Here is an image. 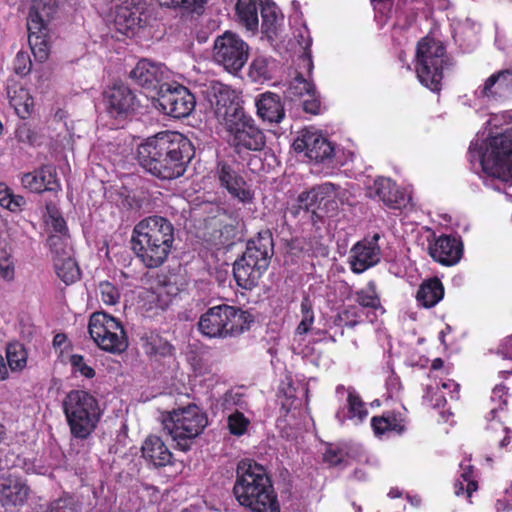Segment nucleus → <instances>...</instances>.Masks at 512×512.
Returning a JSON list of instances; mask_svg holds the SVG:
<instances>
[{
  "mask_svg": "<svg viewBox=\"0 0 512 512\" xmlns=\"http://www.w3.org/2000/svg\"><path fill=\"white\" fill-rule=\"evenodd\" d=\"M9 367L7 360L0 354V381H4L9 378Z\"/></svg>",
  "mask_w": 512,
  "mask_h": 512,
  "instance_id": "0e129e2a",
  "label": "nucleus"
},
{
  "mask_svg": "<svg viewBox=\"0 0 512 512\" xmlns=\"http://www.w3.org/2000/svg\"><path fill=\"white\" fill-rule=\"evenodd\" d=\"M28 42L34 57L44 62L49 56V23L59 7V0H28Z\"/></svg>",
  "mask_w": 512,
  "mask_h": 512,
  "instance_id": "9d476101",
  "label": "nucleus"
},
{
  "mask_svg": "<svg viewBox=\"0 0 512 512\" xmlns=\"http://www.w3.org/2000/svg\"><path fill=\"white\" fill-rule=\"evenodd\" d=\"M253 315L239 307L220 304L210 307L198 321L200 333L207 338L224 339L242 334L250 329Z\"/></svg>",
  "mask_w": 512,
  "mask_h": 512,
  "instance_id": "6e6552de",
  "label": "nucleus"
},
{
  "mask_svg": "<svg viewBox=\"0 0 512 512\" xmlns=\"http://www.w3.org/2000/svg\"><path fill=\"white\" fill-rule=\"evenodd\" d=\"M217 114L223 117L228 143L238 155L263 150L266 136L243 107L230 102L225 106L224 112L217 108Z\"/></svg>",
  "mask_w": 512,
  "mask_h": 512,
  "instance_id": "423d86ee",
  "label": "nucleus"
},
{
  "mask_svg": "<svg viewBox=\"0 0 512 512\" xmlns=\"http://www.w3.org/2000/svg\"><path fill=\"white\" fill-rule=\"evenodd\" d=\"M174 243V226L165 217L149 216L133 229L131 247L147 268H158L168 258Z\"/></svg>",
  "mask_w": 512,
  "mask_h": 512,
  "instance_id": "7ed1b4c3",
  "label": "nucleus"
},
{
  "mask_svg": "<svg viewBox=\"0 0 512 512\" xmlns=\"http://www.w3.org/2000/svg\"><path fill=\"white\" fill-rule=\"evenodd\" d=\"M27 351L19 342L9 343L6 347V360L11 372H20L27 365Z\"/></svg>",
  "mask_w": 512,
  "mask_h": 512,
  "instance_id": "e433bc0d",
  "label": "nucleus"
},
{
  "mask_svg": "<svg viewBox=\"0 0 512 512\" xmlns=\"http://www.w3.org/2000/svg\"><path fill=\"white\" fill-rule=\"evenodd\" d=\"M208 424L207 416L195 404L174 409L163 418V426L175 447L183 452L191 449L193 441Z\"/></svg>",
  "mask_w": 512,
  "mask_h": 512,
  "instance_id": "1a4fd4ad",
  "label": "nucleus"
},
{
  "mask_svg": "<svg viewBox=\"0 0 512 512\" xmlns=\"http://www.w3.org/2000/svg\"><path fill=\"white\" fill-rule=\"evenodd\" d=\"M249 57V45L236 33L225 31L216 37L213 59L227 72L236 74L244 67Z\"/></svg>",
  "mask_w": 512,
  "mask_h": 512,
  "instance_id": "ddd939ff",
  "label": "nucleus"
},
{
  "mask_svg": "<svg viewBox=\"0 0 512 512\" xmlns=\"http://www.w3.org/2000/svg\"><path fill=\"white\" fill-rule=\"evenodd\" d=\"M69 362L73 373H80L81 376L91 379L95 376V370L86 364L84 357L80 354H72Z\"/></svg>",
  "mask_w": 512,
  "mask_h": 512,
  "instance_id": "09e8293b",
  "label": "nucleus"
},
{
  "mask_svg": "<svg viewBox=\"0 0 512 512\" xmlns=\"http://www.w3.org/2000/svg\"><path fill=\"white\" fill-rule=\"evenodd\" d=\"M371 427L374 434L378 437L388 433L400 435L406 430V420L401 412L389 410L383 412L382 415L373 416L371 418Z\"/></svg>",
  "mask_w": 512,
  "mask_h": 512,
  "instance_id": "cd10ccee",
  "label": "nucleus"
},
{
  "mask_svg": "<svg viewBox=\"0 0 512 512\" xmlns=\"http://www.w3.org/2000/svg\"><path fill=\"white\" fill-rule=\"evenodd\" d=\"M300 308L302 319L296 328V333L299 335H304L312 329L314 324L313 305L309 296L303 297Z\"/></svg>",
  "mask_w": 512,
  "mask_h": 512,
  "instance_id": "4c0bfd02",
  "label": "nucleus"
},
{
  "mask_svg": "<svg viewBox=\"0 0 512 512\" xmlns=\"http://www.w3.org/2000/svg\"><path fill=\"white\" fill-rule=\"evenodd\" d=\"M140 344L144 354L150 360L160 361L175 358V346L155 331L143 333L140 336Z\"/></svg>",
  "mask_w": 512,
  "mask_h": 512,
  "instance_id": "a878e982",
  "label": "nucleus"
},
{
  "mask_svg": "<svg viewBox=\"0 0 512 512\" xmlns=\"http://www.w3.org/2000/svg\"><path fill=\"white\" fill-rule=\"evenodd\" d=\"M312 197H317L321 206H327L330 202H334L337 195V186L331 182H325L311 188Z\"/></svg>",
  "mask_w": 512,
  "mask_h": 512,
  "instance_id": "a19ab883",
  "label": "nucleus"
},
{
  "mask_svg": "<svg viewBox=\"0 0 512 512\" xmlns=\"http://www.w3.org/2000/svg\"><path fill=\"white\" fill-rule=\"evenodd\" d=\"M350 455L349 453L341 447H336L333 445H328L323 453V462L326 463L329 467H337L346 463V458Z\"/></svg>",
  "mask_w": 512,
  "mask_h": 512,
  "instance_id": "c03bdc74",
  "label": "nucleus"
},
{
  "mask_svg": "<svg viewBox=\"0 0 512 512\" xmlns=\"http://www.w3.org/2000/svg\"><path fill=\"white\" fill-rule=\"evenodd\" d=\"M129 78L148 92L159 93L165 86L163 66L147 59H141L130 71Z\"/></svg>",
  "mask_w": 512,
  "mask_h": 512,
  "instance_id": "5701e85b",
  "label": "nucleus"
},
{
  "mask_svg": "<svg viewBox=\"0 0 512 512\" xmlns=\"http://www.w3.org/2000/svg\"><path fill=\"white\" fill-rule=\"evenodd\" d=\"M415 71L422 85L435 93L442 89L444 72L454 66L444 44L432 37H424L416 47Z\"/></svg>",
  "mask_w": 512,
  "mask_h": 512,
  "instance_id": "0eeeda50",
  "label": "nucleus"
},
{
  "mask_svg": "<svg viewBox=\"0 0 512 512\" xmlns=\"http://www.w3.org/2000/svg\"><path fill=\"white\" fill-rule=\"evenodd\" d=\"M369 190L371 197L378 198L389 208L400 209L405 206L404 192L390 178L378 177Z\"/></svg>",
  "mask_w": 512,
  "mask_h": 512,
  "instance_id": "bb28decb",
  "label": "nucleus"
},
{
  "mask_svg": "<svg viewBox=\"0 0 512 512\" xmlns=\"http://www.w3.org/2000/svg\"><path fill=\"white\" fill-rule=\"evenodd\" d=\"M195 155L192 142L176 131L159 132L137 147L139 165L161 180H173L184 175Z\"/></svg>",
  "mask_w": 512,
  "mask_h": 512,
  "instance_id": "f257e3e1",
  "label": "nucleus"
},
{
  "mask_svg": "<svg viewBox=\"0 0 512 512\" xmlns=\"http://www.w3.org/2000/svg\"><path fill=\"white\" fill-rule=\"evenodd\" d=\"M7 97L10 106L21 119L31 116L34 109V100L29 91L18 83L7 86Z\"/></svg>",
  "mask_w": 512,
  "mask_h": 512,
  "instance_id": "c756f323",
  "label": "nucleus"
},
{
  "mask_svg": "<svg viewBox=\"0 0 512 512\" xmlns=\"http://www.w3.org/2000/svg\"><path fill=\"white\" fill-rule=\"evenodd\" d=\"M232 492L236 501L251 512H280L272 479L266 468L254 460L238 462Z\"/></svg>",
  "mask_w": 512,
  "mask_h": 512,
  "instance_id": "f03ea898",
  "label": "nucleus"
},
{
  "mask_svg": "<svg viewBox=\"0 0 512 512\" xmlns=\"http://www.w3.org/2000/svg\"><path fill=\"white\" fill-rule=\"evenodd\" d=\"M52 228L60 235H66L68 233L66 221L61 215L52 216Z\"/></svg>",
  "mask_w": 512,
  "mask_h": 512,
  "instance_id": "052dcab7",
  "label": "nucleus"
},
{
  "mask_svg": "<svg viewBox=\"0 0 512 512\" xmlns=\"http://www.w3.org/2000/svg\"><path fill=\"white\" fill-rule=\"evenodd\" d=\"M349 297L353 299L357 304L356 306L363 311H377L379 309H383L380 293L375 280L368 281L364 288L352 291Z\"/></svg>",
  "mask_w": 512,
  "mask_h": 512,
  "instance_id": "72a5a7b5",
  "label": "nucleus"
},
{
  "mask_svg": "<svg viewBox=\"0 0 512 512\" xmlns=\"http://www.w3.org/2000/svg\"><path fill=\"white\" fill-rule=\"evenodd\" d=\"M441 386L443 389L449 391L451 399H459L460 385L457 382L449 379L446 382H443Z\"/></svg>",
  "mask_w": 512,
  "mask_h": 512,
  "instance_id": "680f3d73",
  "label": "nucleus"
},
{
  "mask_svg": "<svg viewBox=\"0 0 512 512\" xmlns=\"http://www.w3.org/2000/svg\"><path fill=\"white\" fill-rule=\"evenodd\" d=\"M313 89H315V85L305 79L301 73H298L290 82L287 92L290 98L293 99L305 97Z\"/></svg>",
  "mask_w": 512,
  "mask_h": 512,
  "instance_id": "ea45409f",
  "label": "nucleus"
},
{
  "mask_svg": "<svg viewBox=\"0 0 512 512\" xmlns=\"http://www.w3.org/2000/svg\"><path fill=\"white\" fill-rule=\"evenodd\" d=\"M147 3L145 0H122L116 7L114 23L117 30L127 34L146 24Z\"/></svg>",
  "mask_w": 512,
  "mask_h": 512,
  "instance_id": "6ab92c4d",
  "label": "nucleus"
},
{
  "mask_svg": "<svg viewBox=\"0 0 512 512\" xmlns=\"http://www.w3.org/2000/svg\"><path fill=\"white\" fill-rule=\"evenodd\" d=\"M11 193H12V190L5 183L1 182L0 183V205L2 207L5 206L6 201L10 197Z\"/></svg>",
  "mask_w": 512,
  "mask_h": 512,
  "instance_id": "e2e57ef3",
  "label": "nucleus"
},
{
  "mask_svg": "<svg viewBox=\"0 0 512 512\" xmlns=\"http://www.w3.org/2000/svg\"><path fill=\"white\" fill-rule=\"evenodd\" d=\"M30 495V487L21 476L9 474L0 477V505L6 512L23 507Z\"/></svg>",
  "mask_w": 512,
  "mask_h": 512,
  "instance_id": "a211bd4d",
  "label": "nucleus"
},
{
  "mask_svg": "<svg viewBox=\"0 0 512 512\" xmlns=\"http://www.w3.org/2000/svg\"><path fill=\"white\" fill-rule=\"evenodd\" d=\"M364 311L356 305H348L340 314L339 318L345 325L353 328L363 321Z\"/></svg>",
  "mask_w": 512,
  "mask_h": 512,
  "instance_id": "de8ad7c7",
  "label": "nucleus"
},
{
  "mask_svg": "<svg viewBox=\"0 0 512 512\" xmlns=\"http://www.w3.org/2000/svg\"><path fill=\"white\" fill-rule=\"evenodd\" d=\"M262 18V33L269 39L277 36V31L284 17L280 9L272 0H259Z\"/></svg>",
  "mask_w": 512,
  "mask_h": 512,
  "instance_id": "2f4dec72",
  "label": "nucleus"
},
{
  "mask_svg": "<svg viewBox=\"0 0 512 512\" xmlns=\"http://www.w3.org/2000/svg\"><path fill=\"white\" fill-rule=\"evenodd\" d=\"M454 492L457 496L466 494V482L461 479H457L454 483Z\"/></svg>",
  "mask_w": 512,
  "mask_h": 512,
  "instance_id": "338daca9",
  "label": "nucleus"
},
{
  "mask_svg": "<svg viewBox=\"0 0 512 512\" xmlns=\"http://www.w3.org/2000/svg\"><path fill=\"white\" fill-rule=\"evenodd\" d=\"M321 101L320 97L316 92V89H313L310 93L306 95V98L303 100V110L306 113H310L316 115L320 112Z\"/></svg>",
  "mask_w": 512,
  "mask_h": 512,
  "instance_id": "4d7b16f0",
  "label": "nucleus"
},
{
  "mask_svg": "<svg viewBox=\"0 0 512 512\" xmlns=\"http://www.w3.org/2000/svg\"><path fill=\"white\" fill-rule=\"evenodd\" d=\"M141 451L142 456L155 467H164L171 463L172 453L159 436L149 435L145 439Z\"/></svg>",
  "mask_w": 512,
  "mask_h": 512,
  "instance_id": "c85d7f7f",
  "label": "nucleus"
},
{
  "mask_svg": "<svg viewBox=\"0 0 512 512\" xmlns=\"http://www.w3.org/2000/svg\"><path fill=\"white\" fill-rule=\"evenodd\" d=\"M462 468V473L460 475V479L466 482V496L471 497L473 492H475L478 488V483L473 477V466L467 465Z\"/></svg>",
  "mask_w": 512,
  "mask_h": 512,
  "instance_id": "6e6d98bb",
  "label": "nucleus"
},
{
  "mask_svg": "<svg viewBox=\"0 0 512 512\" xmlns=\"http://www.w3.org/2000/svg\"><path fill=\"white\" fill-rule=\"evenodd\" d=\"M66 341L67 336L64 333H57L53 338V346L55 348H61Z\"/></svg>",
  "mask_w": 512,
  "mask_h": 512,
  "instance_id": "774afa93",
  "label": "nucleus"
},
{
  "mask_svg": "<svg viewBox=\"0 0 512 512\" xmlns=\"http://www.w3.org/2000/svg\"><path fill=\"white\" fill-rule=\"evenodd\" d=\"M101 301L106 305H116L120 300V291L109 281H101L98 285Z\"/></svg>",
  "mask_w": 512,
  "mask_h": 512,
  "instance_id": "a18cd8bd",
  "label": "nucleus"
},
{
  "mask_svg": "<svg viewBox=\"0 0 512 512\" xmlns=\"http://www.w3.org/2000/svg\"><path fill=\"white\" fill-rule=\"evenodd\" d=\"M482 170L488 176L512 182V127L489 136L486 148L479 152Z\"/></svg>",
  "mask_w": 512,
  "mask_h": 512,
  "instance_id": "9b49d317",
  "label": "nucleus"
},
{
  "mask_svg": "<svg viewBox=\"0 0 512 512\" xmlns=\"http://www.w3.org/2000/svg\"><path fill=\"white\" fill-rule=\"evenodd\" d=\"M258 117L269 124H279L285 118V108L280 95L266 91L255 100Z\"/></svg>",
  "mask_w": 512,
  "mask_h": 512,
  "instance_id": "393cba45",
  "label": "nucleus"
},
{
  "mask_svg": "<svg viewBox=\"0 0 512 512\" xmlns=\"http://www.w3.org/2000/svg\"><path fill=\"white\" fill-rule=\"evenodd\" d=\"M26 204V200L21 195H15L13 192L10 197L6 201L4 208L10 210L11 212H16L21 210L22 206Z\"/></svg>",
  "mask_w": 512,
  "mask_h": 512,
  "instance_id": "bf43d9fd",
  "label": "nucleus"
},
{
  "mask_svg": "<svg viewBox=\"0 0 512 512\" xmlns=\"http://www.w3.org/2000/svg\"><path fill=\"white\" fill-rule=\"evenodd\" d=\"M21 183L25 189L37 194L45 191L57 193L61 190L56 168L51 164L41 165L38 169L23 174Z\"/></svg>",
  "mask_w": 512,
  "mask_h": 512,
  "instance_id": "b1692460",
  "label": "nucleus"
},
{
  "mask_svg": "<svg viewBox=\"0 0 512 512\" xmlns=\"http://www.w3.org/2000/svg\"><path fill=\"white\" fill-rule=\"evenodd\" d=\"M383 238L381 233H374L356 242L349 256L350 269L354 274H361L376 266L382 257V249L379 241Z\"/></svg>",
  "mask_w": 512,
  "mask_h": 512,
  "instance_id": "f3484780",
  "label": "nucleus"
},
{
  "mask_svg": "<svg viewBox=\"0 0 512 512\" xmlns=\"http://www.w3.org/2000/svg\"><path fill=\"white\" fill-rule=\"evenodd\" d=\"M102 104L109 118L126 120L141 108L136 92L126 83L115 82L102 92Z\"/></svg>",
  "mask_w": 512,
  "mask_h": 512,
  "instance_id": "4468645a",
  "label": "nucleus"
},
{
  "mask_svg": "<svg viewBox=\"0 0 512 512\" xmlns=\"http://www.w3.org/2000/svg\"><path fill=\"white\" fill-rule=\"evenodd\" d=\"M158 94V102L165 114L173 118L188 117L195 109L196 98L185 86L176 84L174 86L165 84Z\"/></svg>",
  "mask_w": 512,
  "mask_h": 512,
  "instance_id": "dca6fc26",
  "label": "nucleus"
},
{
  "mask_svg": "<svg viewBox=\"0 0 512 512\" xmlns=\"http://www.w3.org/2000/svg\"><path fill=\"white\" fill-rule=\"evenodd\" d=\"M158 4L173 10L182 19H195L205 12L207 0H157Z\"/></svg>",
  "mask_w": 512,
  "mask_h": 512,
  "instance_id": "473e14b6",
  "label": "nucleus"
},
{
  "mask_svg": "<svg viewBox=\"0 0 512 512\" xmlns=\"http://www.w3.org/2000/svg\"><path fill=\"white\" fill-rule=\"evenodd\" d=\"M259 0H238L235 11L238 23L248 31L256 32L259 26Z\"/></svg>",
  "mask_w": 512,
  "mask_h": 512,
  "instance_id": "f704fd0d",
  "label": "nucleus"
},
{
  "mask_svg": "<svg viewBox=\"0 0 512 512\" xmlns=\"http://www.w3.org/2000/svg\"><path fill=\"white\" fill-rule=\"evenodd\" d=\"M235 235L236 227L232 224H225L219 229V236L215 245L228 246L233 243Z\"/></svg>",
  "mask_w": 512,
  "mask_h": 512,
  "instance_id": "13d9d810",
  "label": "nucleus"
},
{
  "mask_svg": "<svg viewBox=\"0 0 512 512\" xmlns=\"http://www.w3.org/2000/svg\"><path fill=\"white\" fill-rule=\"evenodd\" d=\"M63 235H51L47 239V244L51 253L53 254V258L56 256L68 255L70 254L69 249L67 248V244L62 237Z\"/></svg>",
  "mask_w": 512,
  "mask_h": 512,
  "instance_id": "864d4df0",
  "label": "nucleus"
},
{
  "mask_svg": "<svg viewBox=\"0 0 512 512\" xmlns=\"http://www.w3.org/2000/svg\"><path fill=\"white\" fill-rule=\"evenodd\" d=\"M32 61L28 52L19 51L13 62V70L17 75L26 76L31 72Z\"/></svg>",
  "mask_w": 512,
  "mask_h": 512,
  "instance_id": "3c124183",
  "label": "nucleus"
},
{
  "mask_svg": "<svg viewBox=\"0 0 512 512\" xmlns=\"http://www.w3.org/2000/svg\"><path fill=\"white\" fill-rule=\"evenodd\" d=\"M53 263L57 276L66 285L73 284L80 279V268L71 254L56 256L53 258Z\"/></svg>",
  "mask_w": 512,
  "mask_h": 512,
  "instance_id": "c9c22d12",
  "label": "nucleus"
},
{
  "mask_svg": "<svg viewBox=\"0 0 512 512\" xmlns=\"http://www.w3.org/2000/svg\"><path fill=\"white\" fill-rule=\"evenodd\" d=\"M15 136L19 142L34 146L38 143V133L27 123L20 124L16 131Z\"/></svg>",
  "mask_w": 512,
  "mask_h": 512,
  "instance_id": "8fccbe9b",
  "label": "nucleus"
},
{
  "mask_svg": "<svg viewBox=\"0 0 512 512\" xmlns=\"http://www.w3.org/2000/svg\"><path fill=\"white\" fill-rule=\"evenodd\" d=\"M269 60L259 56L253 59L249 67V77L254 81H266L272 78V72L269 67Z\"/></svg>",
  "mask_w": 512,
  "mask_h": 512,
  "instance_id": "58836bf2",
  "label": "nucleus"
},
{
  "mask_svg": "<svg viewBox=\"0 0 512 512\" xmlns=\"http://www.w3.org/2000/svg\"><path fill=\"white\" fill-rule=\"evenodd\" d=\"M62 409L71 436L79 440L92 435L103 414L97 398L81 389H73L65 395Z\"/></svg>",
  "mask_w": 512,
  "mask_h": 512,
  "instance_id": "39448f33",
  "label": "nucleus"
},
{
  "mask_svg": "<svg viewBox=\"0 0 512 512\" xmlns=\"http://www.w3.org/2000/svg\"><path fill=\"white\" fill-rule=\"evenodd\" d=\"M296 152H305V155L316 163H324L334 156V146L328 139L315 132H304L293 142Z\"/></svg>",
  "mask_w": 512,
  "mask_h": 512,
  "instance_id": "412c9836",
  "label": "nucleus"
},
{
  "mask_svg": "<svg viewBox=\"0 0 512 512\" xmlns=\"http://www.w3.org/2000/svg\"><path fill=\"white\" fill-rule=\"evenodd\" d=\"M501 351L505 358L512 359V335L502 344Z\"/></svg>",
  "mask_w": 512,
  "mask_h": 512,
  "instance_id": "69168bd1",
  "label": "nucleus"
},
{
  "mask_svg": "<svg viewBox=\"0 0 512 512\" xmlns=\"http://www.w3.org/2000/svg\"><path fill=\"white\" fill-rule=\"evenodd\" d=\"M0 278L6 282L15 279V261L13 256L6 250L0 252Z\"/></svg>",
  "mask_w": 512,
  "mask_h": 512,
  "instance_id": "49530a36",
  "label": "nucleus"
},
{
  "mask_svg": "<svg viewBox=\"0 0 512 512\" xmlns=\"http://www.w3.org/2000/svg\"><path fill=\"white\" fill-rule=\"evenodd\" d=\"M475 95L479 99L500 102L512 97V68L499 70L491 74L479 86Z\"/></svg>",
  "mask_w": 512,
  "mask_h": 512,
  "instance_id": "aec40b11",
  "label": "nucleus"
},
{
  "mask_svg": "<svg viewBox=\"0 0 512 512\" xmlns=\"http://www.w3.org/2000/svg\"><path fill=\"white\" fill-rule=\"evenodd\" d=\"M347 404L350 418H357L358 420L363 421L368 415L364 401L355 391L348 392Z\"/></svg>",
  "mask_w": 512,
  "mask_h": 512,
  "instance_id": "79ce46f5",
  "label": "nucleus"
},
{
  "mask_svg": "<svg viewBox=\"0 0 512 512\" xmlns=\"http://www.w3.org/2000/svg\"><path fill=\"white\" fill-rule=\"evenodd\" d=\"M317 199V197H312L311 189L304 191L298 196V208L306 212L311 211L315 214V210L320 207Z\"/></svg>",
  "mask_w": 512,
  "mask_h": 512,
  "instance_id": "5fc2aeb1",
  "label": "nucleus"
},
{
  "mask_svg": "<svg viewBox=\"0 0 512 512\" xmlns=\"http://www.w3.org/2000/svg\"><path fill=\"white\" fill-rule=\"evenodd\" d=\"M229 432L234 436H242L247 432L250 420L240 411L236 410L227 419Z\"/></svg>",
  "mask_w": 512,
  "mask_h": 512,
  "instance_id": "37998d69",
  "label": "nucleus"
},
{
  "mask_svg": "<svg viewBox=\"0 0 512 512\" xmlns=\"http://www.w3.org/2000/svg\"><path fill=\"white\" fill-rule=\"evenodd\" d=\"M445 289L438 277L424 280L416 293L418 304L424 308L436 306L444 297Z\"/></svg>",
  "mask_w": 512,
  "mask_h": 512,
  "instance_id": "7c9ffc66",
  "label": "nucleus"
},
{
  "mask_svg": "<svg viewBox=\"0 0 512 512\" xmlns=\"http://www.w3.org/2000/svg\"><path fill=\"white\" fill-rule=\"evenodd\" d=\"M88 331L96 345L106 352L120 354L128 348L122 323L106 312H95L90 316Z\"/></svg>",
  "mask_w": 512,
  "mask_h": 512,
  "instance_id": "f8f14e48",
  "label": "nucleus"
},
{
  "mask_svg": "<svg viewBox=\"0 0 512 512\" xmlns=\"http://www.w3.org/2000/svg\"><path fill=\"white\" fill-rule=\"evenodd\" d=\"M464 246L460 236L442 234L429 246L431 258L443 266L457 264L463 256Z\"/></svg>",
  "mask_w": 512,
  "mask_h": 512,
  "instance_id": "4be33fe9",
  "label": "nucleus"
},
{
  "mask_svg": "<svg viewBox=\"0 0 512 512\" xmlns=\"http://www.w3.org/2000/svg\"><path fill=\"white\" fill-rule=\"evenodd\" d=\"M78 506L72 497L59 498L50 503L47 512H78Z\"/></svg>",
  "mask_w": 512,
  "mask_h": 512,
  "instance_id": "603ef678",
  "label": "nucleus"
},
{
  "mask_svg": "<svg viewBox=\"0 0 512 512\" xmlns=\"http://www.w3.org/2000/svg\"><path fill=\"white\" fill-rule=\"evenodd\" d=\"M274 254V241L269 229L261 230L249 240L242 256L233 264V276L239 287L252 290L258 286Z\"/></svg>",
  "mask_w": 512,
  "mask_h": 512,
  "instance_id": "20e7f679",
  "label": "nucleus"
},
{
  "mask_svg": "<svg viewBox=\"0 0 512 512\" xmlns=\"http://www.w3.org/2000/svg\"><path fill=\"white\" fill-rule=\"evenodd\" d=\"M215 177L221 188L238 202L246 205L254 200V191L244 178L241 164L236 160H219L215 167Z\"/></svg>",
  "mask_w": 512,
  "mask_h": 512,
  "instance_id": "2eb2a0df",
  "label": "nucleus"
}]
</instances>
